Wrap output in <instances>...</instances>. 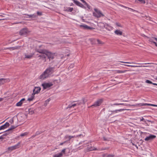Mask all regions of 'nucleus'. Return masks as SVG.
Wrapping results in <instances>:
<instances>
[{
	"mask_svg": "<svg viewBox=\"0 0 157 157\" xmlns=\"http://www.w3.org/2000/svg\"><path fill=\"white\" fill-rule=\"evenodd\" d=\"M55 69L54 67H49L40 76V78L43 79L48 78L49 75H51L55 71Z\"/></svg>",
	"mask_w": 157,
	"mask_h": 157,
	"instance_id": "obj_1",
	"label": "nucleus"
},
{
	"mask_svg": "<svg viewBox=\"0 0 157 157\" xmlns=\"http://www.w3.org/2000/svg\"><path fill=\"white\" fill-rule=\"evenodd\" d=\"M36 51L39 53L45 54V55L48 57L49 60L53 59L54 58L55 53L49 52L47 50L36 48Z\"/></svg>",
	"mask_w": 157,
	"mask_h": 157,
	"instance_id": "obj_2",
	"label": "nucleus"
},
{
	"mask_svg": "<svg viewBox=\"0 0 157 157\" xmlns=\"http://www.w3.org/2000/svg\"><path fill=\"white\" fill-rule=\"evenodd\" d=\"M95 12L93 13V15L94 17L98 18L101 17H103L104 15L97 8L94 9Z\"/></svg>",
	"mask_w": 157,
	"mask_h": 157,
	"instance_id": "obj_3",
	"label": "nucleus"
},
{
	"mask_svg": "<svg viewBox=\"0 0 157 157\" xmlns=\"http://www.w3.org/2000/svg\"><path fill=\"white\" fill-rule=\"evenodd\" d=\"M30 32L27 28H24L20 30L19 32V35L21 36L26 35L28 33Z\"/></svg>",
	"mask_w": 157,
	"mask_h": 157,
	"instance_id": "obj_4",
	"label": "nucleus"
},
{
	"mask_svg": "<svg viewBox=\"0 0 157 157\" xmlns=\"http://www.w3.org/2000/svg\"><path fill=\"white\" fill-rule=\"evenodd\" d=\"M103 102V100L102 99H100L98 100L94 103L90 107H97L100 106Z\"/></svg>",
	"mask_w": 157,
	"mask_h": 157,
	"instance_id": "obj_5",
	"label": "nucleus"
},
{
	"mask_svg": "<svg viewBox=\"0 0 157 157\" xmlns=\"http://www.w3.org/2000/svg\"><path fill=\"white\" fill-rule=\"evenodd\" d=\"M53 84L51 83H44L42 84V86L44 89L48 88L52 86Z\"/></svg>",
	"mask_w": 157,
	"mask_h": 157,
	"instance_id": "obj_6",
	"label": "nucleus"
},
{
	"mask_svg": "<svg viewBox=\"0 0 157 157\" xmlns=\"http://www.w3.org/2000/svg\"><path fill=\"white\" fill-rule=\"evenodd\" d=\"M74 3L76 4L77 6L83 8L84 9H86V8L85 6H84L80 2H78V1L74 0H73Z\"/></svg>",
	"mask_w": 157,
	"mask_h": 157,
	"instance_id": "obj_7",
	"label": "nucleus"
},
{
	"mask_svg": "<svg viewBox=\"0 0 157 157\" xmlns=\"http://www.w3.org/2000/svg\"><path fill=\"white\" fill-rule=\"evenodd\" d=\"M41 90V88L39 87H36L33 90V94H34L39 93Z\"/></svg>",
	"mask_w": 157,
	"mask_h": 157,
	"instance_id": "obj_8",
	"label": "nucleus"
},
{
	"mask_svg": "<svg viewBox=\"0 0 157 157\" xmlns=\"http://www.w3.org/2000/svg\"><path fill=\"white\" fill-rule=\"evenodd\" d=\"M156 136L154 135H150L149 136L147 137L145 139V141L152 140L156 137Z\"/></svg>",
	"mask_w": 157,
	"mask_h": 157,
	"instance_id": "obj_9",
	"label": "nucleus"
},
{
	"mask_svg": "<svg viewBox=\"0 0 157 157\" xmlns=\"http://www.w3.org/2000/svg\"><path fill=\"white\" fill-rule=\"evenodd\" d=\"M41 54V55H39L38 57H40L39 59H41L43 60H44V62L46 61V57L45 56V54L40 53Z\"/></svg>",
	"mask_w": 157,
	"mask_h": 157,
	"instance_id": "obj_10",
	"label": "nucleus"
},
{
	"mask_svg": "<svg viewBox=\"0 0 157 157\" xmlns=\"http://www.w3.org/2000/svg\"><path fill=\"white\" fill-rule=\"evenodd\" d=\"M124 110H129V109H117L115 110L111 111V113L110 114V115H111L112 114L116 113H117L118 112H121L122 111H124Z\"/></svg>",
	"mask_w": 157,
	"mask_h": 157,
	"instance_id": "obj_11",
	"label": "nucleus"
},
{
	"mask_svg": "<svg viewBox=\"0 0 157 157\" xmlns=\"http://www.w3.org/2000/svg\"><path fill=\"white\" fill-rule=\"evenodd\" d=\"M10 125L9 123L7 122H6L3 125L0 127V130L6 128Z\"/></svg>",
	"mask_w": 157,
	"mask_h": 157,
	"instance_id": "obj_12",
	"label": "nucleus"
},
{
	"mask_svg": "<svg viewBox=\"0 0 157 157\" xmlns=\"http://www.w3.org/2000/svg\"><path fill=\"white\" fill-rule=\"evenodd\" d=\"M79 26L81 28H83L84 29H93L92 28L86 25H80Z\"/></svg>",
	"mask_w": 157,
	"mask_h": 157,
	"instance_id": "obj_13",
	"label": "nucleus"
},
{
	"mask_svg": "<svg viewBox=\"0 0 157 157\" xmlns=\"http://www.w3.org/2000/svg\"><path fill=\"white\" fill-rule=\"evenodd\" d=\"M125 105L126 106H136V105H131L130 104H124V103H114L112 105Z\"/></svg>",
	"mask_w": 157,
	"mask_h": 157,
	"instance_id": "obj_14",
	"label": "nucleus"
},
{
	"mask_svg": "<svg viewBox=\"0 0 157 157\" xmlns=\"http://www.w3.org/2000/svg\"><path fill=\"white\" fill-rule=\"evenodd\" d=\"M24 55L25 56V58L30 59L31 58L33 57V54L32 53H30V54L28 55L26 53H25L24 54Z\"/></svg>",
	"mask_w": 157,
	"mask_h": 157,
	"instance_id": "obj_15",
	"label": "nucleus"
},
{
	"mask_svg": "<svg viewBox=\"0 0 157 157\" xmlns=\"http://www.w3.org/2000/svg\"><path fill=\"white\" fill-rule=\"evenodd\" d=\"M20 48V46H15L14 47H10V48H6V49H9L11 50H14L16 49H17Z\"/></svg>",
	"mask_w": 157,
	"mask_h": 157,
	"instance_id": "obj_16",
	"label": "nucleus"
},
{
	"mask_svg": "<svg viewBox=\"0 0 157 157\" xmlns=\"http://www.w3.org/2000/svg\"><path fill=\"white\" fill-rule=\"evenodd\" d=\"M64 10L67 12H72L73 10V8L71 7H66V8H64Z\"/></svg>",
	"mask_w": 157,
	"mask_h": 157,
	"instance_id": "obj_17",
	"label": "nucleus"
},
{
	"mask_svg": "<svg viewBox=\"0 0 157 157\" xmlns=\"http://www.w3.org/2000/svg\"><path fill=\"white\" fill-rule=\"evenodd\" d=\"M6 80H7V79L4 78L0 79V85L4 84L6 82Z\"/></svg>",
	"mask_w": 157,
	"mask_h": 157,
	"instance_id": "obj_18",
	"label": "nucleus"
},
{
	"mask_svg": "<svg viewBox=\"0 0 157 157\" xmlns=\"http://www.w3.org/2000/svg\"><path fill=\"white\" fill-rule=\"evenodd\" d=\"M114 33L118 35H121L122 34V32L118 30H115Z\"/></svg>",
	"mask_w": 157,
	"mask_h": 157,
	"instance_id": "obj_19",
	"label": "nucleus"
},
{
	"mask_svg": "<svg viewBox=\"0 0 157 157\" xmlns=\"http://www.w3.org/2000/svg\"><path fill=\"white\" fill-rule=\"evenodd\" d=\"M135 2L137 3L140 2V4H145L146 2L144 0H135Z\"/></svg>",
	"mask_w": 157,
	"mask_h": 157,
	"instance_id": "obj_20",
	"label": "nucleus"
},
{
	"mask_svg": "<svg viewBox=\"0 0 157 157\" xmlns=\"http://www.w3.org/2000/svg\"><path fill=\"white\" fill-rule=\"evenodd\" d=\"M34 94H33L32 93V94L31 95L30 97L28 98L27 100L29 101H32L34 98Z\"/></svg>",
	"mask_w": 157,
	"mask_h": 157,
	"instance_id": "obj_21",
	"label": "nucleus"
},
{
	"mask_svg": "<svg viewBox=\"0 0 157 157\" xmlns=\"http://www.w3.org/2000/svg\"><path fill=\"white\" fill-rule=\"evenodd\" d=\"M21 143L20 142H18L17 144L13 146L14 147L15 149L19 148L20 147Z\"/></svg>",
	"mask_w": 157,
	"mask_h": 157,
	"instance_id": "obj_22",
	"label": "nucleus"
},
{
	"mask_svg": "<svg viewBox=\"0 0 157 157\" xmlns=\"http://www.w3.org/2000/svg\"><path fill=\"white\" fill-rule=\"evenodd\" d=\"M21 143L20 142H18L17 144L13 146L14 147L15 149L19 148L20 147Z\"/></svg>",
	"mask_w": 157,
	"mask_h": 157,
	"instance_id": "obj_23",
	"label": "nucleus"
},
{
	"mask_svg": "<svg viewBox=\"0 0 157 157\" xmlns=\"http://www.w3.org/2000/svg\"><path fill=\"white\" fill-rule=\"evenodd\" d=\"M18 126H12L11 128L8 130L6 131V132H8V131H11L13 129L16 128Z\"/></svg>",
	"mask_w": 157,
	"mask_h": 157,
	"instance_id": "obj_24",
	"label": "nucleus"
},
{
	"mask_svg": "<svg viewBox=\"0 0 157 157\" xmlns=\"http://www.w3.org/2000/svg\"><path fill=\"white\" fill-rule=\"evenodd\" d=\"M103 157H113L114 155L112 154H104L102 155Z\"/></svg>",
	"mask_w": 157,
	"mask_h": 157,
	"instance_id": "obj_25",
	"label": "nucleus"
},
{
	"mask_svg": "<svg viewBox=\"0 0 157 157\" xmlns=\"http://www.w3.org/2000/svg\"><path fill=\"white\" fill-rule=\"evenodd\" d=\"M145 82L146 83H148L151 84H152L153 85H154L157 86V83H153L151 81H150L148 80H146Z\"/></svg>",
	"mask_w": 157,
	"mask_h": 157,
	"instance_id": "obj_26",
	"label": "nucleus"
},
{
	"mask_svg": "<svg viewBox=\"0 0 157 157\" xmlns=\"http://www.w3.org/2000/svg\"><path fill=\"white\" fill-rule=\"evenodd\" d=\"M50 100V98H48L45 101L44 103V106H46L49 103V102Z\"/></svg>",
	"mask_w": 157,
	"mask_h": 157,
	"instance_id": "obj_27",
	"label": "nucleus"
},
{
	"mask_svg": "<svg viewBox=\"0 0 157 157\" xmlns=\"http://www.w3.org/2000/svg\"><path fill=\"white\" fill-rule=\"evenodd\" d=\"M34 113V109H30L29 110V113L30 114L32 115Z\"/></svg>",
	"mask_w": 157,
	"mask_h": 157,
	"instance_id": "obj_28",
	"label": "nucleus"
},
{
	"mask_svg": "<svg viewBox=\"0 0 157 157\" xmlns=\"http://www.w3.org/2000/svg\"><path fill=\"white\" fill-rule=\"evenodd\" d=\"M64 138L65 139L67 140V141H70L71 139V138L70 136H68V135L65 136L64 137Z\"/></svg>",
	"mask_w": 157,
	"mask_h": 157,
	"instance_id": "obj_29",
	"label": "nucleus"
},
{
	"mask_svg": "<svg viewBox=\"0 0 157 157\" xmlns=\"http://www.w3.org/2000/svg\"><path fill=\"white\" fill-rule=\"evenodd\" d=\"M120 6H121V7H123L124 8H128V10H131L132 11H136V12L137 11L134 10H133L131 8H130L129 7H126V6H124L123 5H120Z\"/></svg>",
	"mask_w": 157,
	"mask_h": 157,
	"instance_id": "obj_30",
	"label": "nucleus"
},
{
	"mask_svg": "<svg viewBox=\"0 0 157 157\" xmlns=\"http://www.w3.org/2000/svg\"><path fill=\"white\" fill-rule=\"evenodd\" d=\"M28 134V133L27 132H24V133H23L21 134L20 136H18L17 137H16V138H19L20 136H21V137L24 136H26Z\"/></svg>",
	"mask_w": 157,
	"mask_h": 157,
	"instance_id": "obj_31",
	"label": "nucleus"
},
{
	"mask_svg": "<svg viewBox=\"0 0 157 157\" xmlns=\"http://www.w3.org/2000/svg\"><path fill=\"white\" fill-rule=\"evenodd\" d=\"M76 105H77V104H76V103L73 104L72 105H70L68 106V107L67 108H71L72 107L74 108Z\"/></svg>",
	"mask_w": 157,
	"mask_h": 157,
	"instance_id": "obj_32",
	"label": "nucleus"
},
{
	"mask_svg": "<svg viewBox=\"0 0 157 157\" xmlns=\"http://www.w3.org/2000/svg\"><path fill=\"white\" fill-rule=\"evenodd\" d=\"M62 155V153H60L58 154H56L53 157H61Z\"/></svg>",
	"mask_w": 157,
	"mask_h": 157,
	"instance_id": "obj_33",
	"label": "nucleus"
},
{
	"mask_svg": "<svg viewBox=\"0 0 157 157\" xmlns=\"http://www.w3.org/2000/svg\"><path fill=\"white\" fill-rule=\"evenodd\" d=\"M8 150L10 151L15 150L13 146L8 147Z\"/></svg>",
	"mask_w": 157,
	"mask_h": 157,
	"instance_id": "obj_34",
	"label": "nucleus"
},
{
	"mask_svg": "<svg viewBox=\"0 0 157 157\" xmlns=\"http://www.w3.org/2000/svg\"><path fill=\"white\" fill-rule=\"evenodd\" d=\"M22 103L23 102L20 100L19 102L17 103L16 105L18 106H20L21 105Z\"/></svg>",
	"mask_w": 157,
	"mask_h": 157,
	"instance_id": "obj_35",
	"label": "nucleus"
},
{
	"mask_svg": "<svg viewBox=\"0 0 157 157\" xmlns=\"http://www.w3.org/2000/svg\"><path fill=\"white\" fill-rule=\"evenodd\" d=\"M125 65L126 66H127L128 67H142V66H135V65H129V64Z\"/></svg>",
	"mask_w": 157,
	"mask_h": 157,
	"instance_id": "obj_36",
	"label": "nucleus"
},
{
	"mask_svg": "<svg viewBox=\"0 0 157 157\" xmlns=\"http://www.w3.org/2000/svg\"><path fill=\"white\" fill-rule=\"evenodd\" d=\"M27 16H29V18H32V17H36V15L35 14H31V15H27Z\"/></svg>",
	"mask_w": 157,
	"mask_h": 157,
	"instance_id": "obj_37",
	"label": "nucleus"
},
{
	"mask_svg": "<svg viewBox=\"0 0 157 157\" xmlns=\"http://www.w3.org/2000/svg\"><path fill=\"white\" fill-rule=\"evenodd\" d=\"M127 71V70L121 71L117 70V73H124Z\"/></svg>",
	"mask_w": 157,
	"mask_h": 157,
	"instance_id": "obj_38",
	"label": "nucleus"
},
{
	"mask_svg": "<svg viewBox=\"0 0 157 157\" xmlns=\"http://www.w3.org/2000/svg\"><path fill=\"white\" fill-rule=\"evenodd\" d=\"M87 148H88V150L89 151H93V150H96V148L94 149V148H93V147H91L90 148H89V147H88Z\"/></svg>",
	"mask_w": 157,
	"mask_h": 157,
	"instance_id": "obj_39",
	"label": "nucleus"
},
{
	"mask_svg": "<svg viewBox=\"0 0 157 157\" xmlns=\"http://www.w3.org/2000/svg\"><path fill=\"white\" fill-rule=\"evenodd\" d=\"M77 102V103H76V104H77V105H80L82 103V102L78 100V101H73V102Z\"/></svg>",
	"mask_w": 157,
	"mask_h": 157,
	"instance_id": "obj_40",
	"label": "nucleus"
},
{
	"mask_svg": "<svg viewBox=\"0 0 157 157\" xmlns=\"http://www.w3.org/2000/svg\"><path fill=\"white\" fill-rule=\"evenodd\" d=\"M140 121H144L145 124L147 125V123L146 121L144 119L143 117H141V118H140Z\"/></svg>",
	"mask_w": 157,
	"mask_h": 157,
	"instance_id": "obj_41",
	"label": "nucleus"
},
{
	"mask_svg": "<svg viewBox=\"0 0 157 157\" xmlns=\"http://www.w3.org/2000/svg\"><path fill=\"white\" fill-rule=\"evenodd\" d=\"M74 64H73V63L71 64L70 65L68 68L69 69L72 68H73L74 67Z\"/></svg>",
	"mask_w": 157,
	"mask_h": 157,
	"instance_id": "obj_42",
	"label": "nucleus"
},
{
	"mask_svg": "<svg viewBox=\"0 0 157 157\" xmlns=\"http://www.w3.org/2000/svg\"><path fill=\"white\" fill-rule=\"evenodd\" d=\"M97 41L98 42V43L99 44H104L103 42H102L101 41H100L99 39H97Z\"/></svg>",
	"mask_w": 157,
	"mask_h": 157,
	"instance_id": "obj_43",
	"label": "nucleus"
},
{
	"mask_svg": "<svg viewBox=\"0 0 157 157\" xmlns=\"http://www.w3.org/2000/svg\"><path fill=\"white\" fill-rule=\"evenodd\" d=\"M85 5L88 8V9H89V10L90 9V5H89L87 3H86V4H85Z\"/></svg>",
	"mask_w": 157,
	"mask_h": 157,
	"instance_id": "obj_44",
	"label": "nucleus"
},
{
	"mask_svg": "<svg viewBox=\"0 0 157 157\" xmlns=\"http://www.w3.org/2000/svg\"><path fill=\"white\" fill-rule=\"evenodd\" d=\"M42 133V132H36V135L35 136H33L34 137H35L36 136V135H38L40 134V133Z\"/></svg>",
	"mask_w": 157,
	"mask_h": 157,
	"instance_id": "obj_45",
	"label": "nucleus"
},
{
	"mask_svg": "<svg viewBox=\"0 0 157 157\" xmlns=\"http://www.w3.org/2000/svg\"><path fill=\"white\" fill-rule=\"evenodd\" d=\"M82 103L84 104L86 102V101L85 100V99L84 98H82Z\"/></svg>",
	"mask_w": 157,
	"mask_h": 157,
	"instance_id": "obj_46",
	"label": "nucleus"
},
{
	"mask_svg": "<svg viewBox=\"0 0 157 157\" xmlns=\"http://www.w3.org/2000/svg\"><path fill=\"white\" fill-rule=\"evenodd\" d=\"M116 25L117 26H118V27H122V26H121V25L119 23H116Z\"/></svg>",
	"mask_w": 157,
	"mask_h": 157,
	"instance_id": "obj_47",
	"label": "nucleus"
},
{
	"mask_svg": "<svg viewBox=\"0 0 157 157\" xmlns=\"http://www.w3.org/2000/svg\"><path fill=\"white\" fill-rule=\"evenodd\" d=\"M109 148L108 147H105V148H102L101 149V150H108L109 149Z\"/></svg>",
	"mask_w": 157,
	"mask_h": 157,
	"instance_id": "obj_48",
	"label": "nucleus"
},
{
	"mask_svg": "<svg viewBox=\"0 0 157 157\" xmlns=\"http://www.w3.org/2000/svg\"><path fill=\"white\" fill-rule=\"evenodd\" d=\"M149 104L147 103H142L141 104V106L148 105Z\"/></svg>",
	"mask_w": 157,
	"mask_h": 157,
	"instance_id": "obj_49",
	"label": "nucleus"
},
{
	"mask_svg": "<svg viewBox=\"0 0 157 157\" xmlns=\"http://www.w3.org/2000/svg\"><path fill=\"white\" fill-rule=\"evenodd\" d=\"M37 14L39 16H41L42 15V13L41 12H40L38 11L37 12Z\"/></svg>",
	"mask_w": 157,
	"mask_h": 157,
	"instance_id": "obj_50",
	"label": "nucleus"
},
{
	"mask_svg": "<svg viewBox=\"0 0 157 157\" xmlns=\"http://www.w3.org/2000/svg\"><path fill=\"white\" fill-rule=\"evenodd\" d=\"M148 105L157 107V105H154V104H149V105Z\"/></svg>",
	"mask_w": 157,
	"mask_h": 157,
	"instance_id": "obj_51",
	"label": "nucleus"
},
{
	"mask_svg": "<svg viewBox=\"0 0 157 157\" xmlns=\"http://www.w3.org/2000/svg\"><path fill=\"white\" fill-rule=\"evenodd\" d=\"M122 63H134L135 64V63L133 62L132 63H129L128 62H121Z\"/></svg>",
	"mask_w": 157,
	"mask_h": 157,
	"instance_id": "obj_52",
	"label": "nucleus"
},
{
	"mask_svg": "<svg viewBox=\"0 0 157 157\" xmlns=\"http://www.w3.org/2000/svg\"><path fill=\"white\" fill-rule=\"evenodd\" d=\"M153 37H152L151 38H150L149 41L150 42H153H153H155L154 41H153Z\"/></svg>",
	"mask_w": 157,
	"mask_h": 157,
	"instance_id": "obj_53",
	"label": "nucleus"
},
{
	"mask_svg": "<svg viewBox=\"0 0 157 157\" xmlns=\"http://www.w3.org/2000/svg\"><path fill=\"white\" fill-rule=\"evenodd\" d=\"M67 141H65L59 144L60 145H63L64 143H66Z\"/></svg>",
	"mask_w": 157,
	"mask_h": 157,
	"instance_id": "obj_54",
	"label": "nucleus"
},
{
	"mask_svg": "<svg viewBox=\"0 0 157 157\" xmlns=\"http://www.w3.org/2000/svg\"><path fill=\"white\" fill-rule=\"evenodd\" d=\"M83 3L85 4H86V2L84 0H80Z\"/></svg>",
	"mask_w": 157,
	"mask_h": 157,
	"instance_id": "obj_55",
	"label": "nucleus"
},
{
	"mask_svg": "<svg viewBox=\"0 0 157 157\" xmlns=\"http://www.w3.org/2000/svg\"><path fill=\"white\" fill-rule=\"evenodd\" d=\"M147 121L148 122H150L151 124H153L154 123V121H151L149 120H147Z\"/></svg>",
	"mask_w": 157,
	"mask_h": 157,
	"instance_id": "obj_56",
	"label": "nucleus"
},
{
	"mask_svg": "<svg viewBox=\"0 0 157 157\" xmlns=\"http://www.w3.org/2000/svg\"><path fill=\"white\" fill-rule=\"evenodd\" d=\"M66 149H64L62 151V152L63 153H65V151Z\"/></svg>",
	"mask_w": 157,
	"mask_h": 157,
	"instance_id": "obj_57",
	"label": "nucleus"
},
{
	"mask_svg": "<svg viewBox=\"0 0 157 157\" xmlns=\"http://www.w3.org/2000/svg\"><path fill=\"white\" fill-rule=\"evenodd\" d=\"M25 100V98H22V99H21V101L22 102H23V101H24Z\"/></svg>",
	"mask_w": 157,
	"mask_h": 157,
	"instance_id": "obj_58",
	"label": "nucleus"
},
{
	"mask_svg": "<svg viewBox=\"0 0 157 157\" xmlns=\"http://www.w3.org/2000/svg\"><path fill=\"white\" fill-rule=\"evenodd\" d=\"M7 134H8V133H6L5 134H3L2 136L3 137V136H6Z\"/></svg>",
	"mask_w": 157,
	"mask_h": 157,
	"instance_id": "obj_59",
	"label": "nucleus"
},
{
	"mask_svg": "<svg viewBox=\"0 0 157 157\" xmlns=\"http://www.w3.org/2000/svg\"><path fill=\"white\" fill-rule=\"evenodd\" d=\"M70 137H71V139L72 138H74V137H76V136H70Z\"/></svg>",
	"mask_w": 157,
	"mask_h": 157,
	"instance_id": "obj_60",
	"label": "nucleus"
},
{
	"mask_svg": "<svg viewBox=\"0 0 157 157\" xmlns=\"http://www.w3.org/2000/svg\"><path fill=\"white\" fill-rule=\"evenodd\" d=\"M3 137L2 136H0V139H3Z\"/></svg>",
	"mask_w": 157,
	"mask_h": 157,
	"instance_id": "obj_61",
	"label": "nucleus"
},
{
	"mask_svg": "<svg viewBox=\"0 0 157 157\" xmlns=\"http://www.w3.org/2000/svg\"><path fill=\"white\" fill-rule=\"evenodd\" d=\"M103 139H104V140L105 141H106V140H107V139L105 137H103Z\"/></svg>",
	"mask_w": 157,
	"mask_h": 157,
	"instance_id": "obj_62",
	"label": "nucleus"
},
{
	"mask_svg": "<svg viewBox=\"0 0 157 157\" xmlns=\"http://www.w3.org/2000/svg\"><path fill=\"white\" fill-rule=\"evenodd\" d=\"M3 100V98H0V102L2 101Z\"/></svg>",
	"mask_w": 157,
	"mask_h": 157,
	"instance_id": "obj_63",
	"label": "nucleus"
},
{
	"mask_svg": "<svg viewBox=\"0 0 157 157\" xmlns=\"http://www.w3.org/2000/svg\"><path fill=\"white\" fill-rule=\"evenodd\" d=\"M99 25H103L104 24H103L102 23V22H101V23H99Z\"/></svg>",
	"mask_w": 157,
	"mask_h": 157,
	"instance_id": "obj_64",
	"label": "nucleus"
}]
</instances>
